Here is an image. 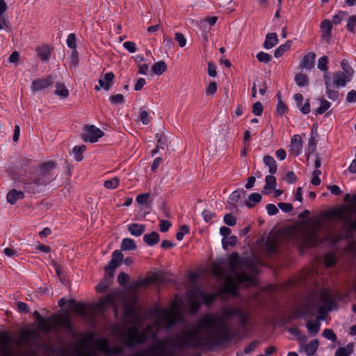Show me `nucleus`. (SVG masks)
<instances>
[{"mask_svg":"<svg viewBox=\"0 0 356 356\" xmlns=\"http://www.w3.org/2000/svg\"><path fill=\"white\" fill-rule=\"evenodd\" d=\"M229 271L217 264L211 266L212 275L218 280L224 282L225 290L232 296L237 295L240 285L250 286L256 284L255 279L243 271L244 268H250L248 259H241L237 252H232L229 258Z\"/></svg>","mask_w":356,"mask_h":356,"instance_id":"1","label":"nucleus"},{"mask_svg":"<svg viewBox=\"0 0 356 356\" xmlns=\"http://www.w3.org/2000/svg\"><path fill=\"white\" fill-rule=\"evenodd\" d=\"M33 314L38 321V328L44 332L63 330L73 338L77 336L71 318L67 314H54L48 318L42 317L38 311H35Z\"/></svg>","mask_w":356,"mask_h":356,"instance_id":"2","label":"nucleus"},{"mask_svg":"<svg viewBox=\"0 0 356 356\" xmlns=\"http://www.w3.org/2000/svg\"><path fill=\"white\" fill-rule=\"evenodd\" d=\"M123 254L120 250H115L112 253V259L107 266L104 267L106 273L105 277L97 285L96 289L98 292L106 291L113 281V277L115 269L122 263Z\"/></svg>","mask_w":356,"mask_h":356,"instance_id":"3","label":"nucleus"},{"mask_svg":"<svg viewBox=\"0 0 356 356\" xmlns=\"http://www.w3.org/2000/svg\"><path fill=\"white\" fill-rule=\"evenodd\" d=\"M22 183L25 191L35 194L43 192L44 187L50 184V180H47L37 174H30V176L23 180Z\"/></svg>","mask_w":356,"mask_h":356,"instance_id":"4","label":"nucleus"},{"mask_svg":"<svg viewBox=\"0 0 356 356\" xmlns=\"http://www.w3.org/2000/svg\"><path fill=\"white\" fill-rule=\"evenodd\" d=\"M321 228V225H318L313 227L312 229L307 231H305L301 232L300 241L302 245L305 248H312L314 247L316 245L322 243L323 241L328 239V238H325L323 240H321L319 238L318 232Z\"/></svg>","mask_w":356,"mask_h":356,"instance_id":"5","label":"nucleus"},{"mask_svg":"<svg viewBox=\"0 0 356 356\" xmlns=\"http://www.w3.org/2000/svg\"><path fill=\"white\" fill-rule=\"evenodd\" d=\"M95 343L97 349L106 356H120L124 353L122 346L120 345L111 346L106 338L97 339Z\"/></svg>","mask_w":356,"mask_h":356,"instance_id":"6","label":"nucleus"},{"mask_svg":"<svg viewBox=\"0 0 356 356\" xmlns=\"http://www.w3.org/2000/svg\"><path fill=\"white\" fill-rule=\"evenodd\" d=\"M83 131L85 133L82 134L81 138L85 142L96 143L104 135V131L95 125L86 124L83 127Z\"/></svg>","mask_w":356,"mask_h":356,"instance_id":"7","label":"nucleus"},{"mask_svg":"<svg viewBox=\"0 0 356 356\" xmlns=\"http://www.w3.org/2000/svg\"><path fill=\"white\" fill-rule=\"evenodd\" d=\"M13 338L7 331H0V356H13L10 343Z\"/></svg>","mask_w":356,"mask_h":356,"instance_id":"8","label":"nucleus"},{"mask_svg":"<svg viewBox=\"0 0 356 356\" xmlns=\"http://www.w3.org/2000/svg\"><path fill=\"white\" fill-rule=\"evenodd\" d=\"M56 167V163L54 161H48L40 164L37 169V175L44 177L47 180H50V183L54 180L51 177V171Z\"/></svg>","mask_w":356,"mask_h":356,"instance_id":"9","label":"nucleus"},{"mask_svg":"<svg viewBox=\"0 0 356 356\" xmlns=\"http://www.w3.org/2000/svg\"><path fill=\"white\" fill-rule=\"evenodd\" d=\"M158 313L159 315L165 321L168 328L174 326L178 321L177 316L173 312L163 309L159 311Z\"/></svg>","mask_w":356,"mask_h":356,"instance_id":"10","label":"nucleus"},{"mask_svg":"<svg viewBox=\"0 0 356 356\" xmlns=\"http://www.w3.org/2000/svg\"><path fill=\"white\" fill-rule=\"evenodd\" d=\"M316 54L314 52H309L303 56L300 62L298 69H306L311 70L315 65Z\"/></svg>","mask_w":356,"mask_h":356,"instance_id":"11","label":"nucleus"},{"mask_svg":"<svg viewBox=\"0 0 356 356\" xmlns=\"http://www.w3.org/2000/svg\"><path fill=\"white\" fill-rule=\"evenodd\" d=\"M53 78L49 76L44 79H39L32 82L31 90L37 92L42 89L47 88L53 83Z\"/></svg>","mask_w":356,"mask_h":356,"instance_id":"12","label":"nucleus"},{"mask_svg":"<svg viewBox=\"0 0 356 356\" xmlns=\"http://www.w3.org/2000/svg\"><path fill=\"white\" fill-rule=\"evenodd\" d=\"M188 300L192 314H195L199 310L202 304V301L198 296H197L195 290L189 291Z\"/></svg>","mask_w":356,"mask_h":356,"instance_id":"13","label":"nucleus"},{"mask_svg":"<svg viewBox=\"0 0 356 356\" xmlns=\"http://www.w3.org/2000/svg\"><path fill=\"white\" fill-rule=\"evenodd\" d=\"M302 148V140L300 135H294L291 141L289 152L294 156L300 154Z\"/></svg>","mask_w":356,"mask_h":356,"instance_id":"14","label":"nucleus"},{"mask_svg":"<svg viewBox=\"0 0 356 356\" xmlns=\"http://www.w3.org/2000/svg\"><path fill=\"white\" fill-rule=\"evenodd\" d=\"M67 303L69 309L73 312L81 316L86 315V305L84 303L77 302L74 299L69 300Z\"/></svg>","mask_w":356,"mask_h":356,"instance_id":"15","label":"nucleus"},{"mask_svg":"<svg viewBox=\"0 0 356 356\" xmlns=\"http://www.w3.org/2000/svg\"><path fill=\"white\" fill-rule=\"evenodd\" d=\"M195 290L197 296L200 298L202 302H204L207 305L212 304L218 296V293H207L199 288H196Z\"/></svg>","mask_w":356,"mask_h":356,"instance_id":"16","label":"nucleus"},{"mask_svg":"<svg viewBox=\"0 0 356 356\" xmlns=\"http://www.w3.org/2000/svg\"><path fill=\"white\" fill-rule=\"evenodd\" d=\"M114 78L115 75L113 72H107L104 75L103 78L99 79V85L105 90L108 91L113 83Z\"/></svg>","mask_w":356,"mask_h":356,"instance_id":"17","label":"nucleus"},{"mask_svg":"<svg viewBox=\"0 0 356 356\" xmlns=\"http://www.w3.org/2000/svg\"><path fill=\"white\" fill-rule=\"evenodd\" d=\"M38 56L43 61H48L50 58V55L52 51V48L48 45H42L36 48Z\"/></svg>","mask_w":356,"mask_h":356,"instance_id":"18","label":"nucleus"},{"mask_svg":"<svg viewBox=\"0 0 356 356\" xmlns=\"http://www.w3.org/2000/svg\"><path fill=\"white\" fill-rule=\"evenodd\" d=\"M24 197V192L16 189H12L7 194V201L10 204H15L18 200L23 199Z\"/></svg>","mask_w":356,"mask_h":356,"instance_id":"19","label":"nucleus"},{"mask_svg":"<svg viewBox=\"0 0 356 356\" xmlns=\"http://www.w3.org/2000/svg\"><path fill=\"white\" fill-rule=\"evenodd\" d=\"M318 346L319 341L313 339L309 343L302 346L301 348L304 350L307 355L312 356L316 352Z\"/></svg>","mask_w":356,"mask_h":356,"instance_id":"20","label":"nucleus"},{"mask_svg":"<svg viewBox=\"0 0 356 356\" xmlns=\"http://www.w3.org/2000/svg\"><path fill=\"white\" fill-rule=\"evenodd\" d=\"M80 339L78 341L79 346L86 348L93 339L94 335L91 332H81L79 334Z\"/></svg>","mask_w":356,"mask_h":356,"instance_id":"21","label":"nucleus"},{"mask_svg":"<svg viewBox=\"0 0 356 356\" xmlns=\"http://www.w3.org/2000/svg\"><path fill=\"white\" fill-rule=\"evenodd\" d=\"M159 234L156 232H152L143 236L144 242L149 246L156 245L159 241Z\"/></svg>","mask_w":356,"mask_h":356,"instance_id":"22","label":"nucleus"},{"mask_svg":"<svg viewBox=\"0 0 356 356\" xmlns=\"http://www.w3.org/2000/svg\"><path fill=\"white\" fill-rule=\"evenodd\" d=\"M278 43V38L275 33H268L266 36V40L264 43V47L269 49L273 48Z\"/></svg>","mask_w":356,"mask_h":356,"instance_id":"23","label":"nucleus"},{"mask_svg":"<svg viewBox=\"0 0 356 356\" xmlns=\"http://www.w3.org/2000/svg\"><path fill=\"white\" fill-rule=\"evenodd\" d=\"M334 84L337 87H344L348 81L347 76L343 72H337L333 74Z\"/></svg>","mask_w":356,"mask_h":356,"instance_id":"24","label":"nucleus"},{"mask_svg":"<svg viewBox=\"0 0 356 356\" xmlns=\"http://www.w3.org/2000/svg\"><path fill=\"white\" fill-rule=\"evenodd\" d=\"M354 346L353 343H349L345 347H339L335 352V356H350L354 352Z\"/></svg>","mask_w":356,"mask_h":356,"instance_id":"25","label":"nucleus"},{"mask_svg":"<svg viewBox=\"0 0 356 356\" xmlns=\"http://www.w3.org/2000/svg\"><path fill=\"white\" fill-rule=\"evenodd\" d=\"M145 230V226L138 223H131L128 226V231L135 236H141Z\"/></svg>","mask_w":356,"mask_h":356,"instance_id":"26","label":"nucleus"},{"mask_svg":"<svg viewBox=\"0 0 356 356\" xmlns=\"http://www.w3.org/2000/svg\"><path fill=\"white\" fill-rule=\"evenodd\" d=\"M8 9L7 4L4 0H0V19L4 24L6 28H8L9 21L8 17L6 15V12Z\"/></svg>","mask_w":356,"mask_h":356,"instance_id":"27","label":"nucleus"},{"mask_svg":"<svg viewBox=\"0 0 356 356\" xmlns=\"http://www.w3.org/2000/svg\"><path fill=\"white\" fill-rule=\"evenodd\" d=\"M264 163L268 167L269 172L272 175L277 172V163L273 157L266 155L264 157Z\"/></svg>","mask_w":356,"mask_h":356,"instance_id":"28","label":"nucleus"},{"mask_svg":"<svg viewBox=\"0 0 356 356\" xmlns=\"http://www.w3.org/2000/svg\"><path fill=\"white\" fill-rule=\"evenodd\" d=\"M321 28L323 30L322 37H330L332 33V24L330 20L325 19L321 24Z\"/></svg>","mask_w":356,"mask_h":356,"instance_id":"29","label":"nucleus"},{"mask_svg":"<svg viewBox=\"0 0 356 356\" xmlns=\"http://www.w3.org/2000/svg\"><path fill=\"white\" fill-rule=\"evenodd\" d=\"M266 248L267 253L269 254L276 253L278 249V243L277 239H268L266 243Z\"/></svg>","mask_w":356,"mask_h":356,"instance_id":"30","label":"nucleus"},{"mask_svg":"<svg viewBox=\"0 0 356 356\" xmlns=\"http://www.w3.org/2000/svg\"><path fill=\"white\" fill-rule=\"evenodd\" d=\"M167 70V65L164 61H159L153 65L152 71L154 74L161 75Z\"/></svg>","mask_w":356,"mask_h":356,"instance_id":"31","label":"nucleus"},{"mask_svg":"<svg viewBox=\"0 0 356 356\" xmlns=\"http://www.w3.org/2000/svg\"><path fill=\"white\" fill-rule=\"evenodd\" d=\"M121 250H134L136 249V245L134 241L129 238H124L121 243Z\"/></svg>","mask_w":356,"mask_h":356,"instance_id":"32","label":"nucleus"},{"mask_svg":"<svg viewBox=\"0 0 356 356\" xmlns=\"http://www.w3.org/2000/svg\"><path fill=\"white\" fill-rule=\"evenodd\" d=\"M86 146L85 145L74 147L72 149V153L76 161L79 162L83 159V153L86 151Z\"/></svg>","mask_w":356,"mask_h":356,"instance_id":"33","label":"nucleus"},{"mask_svg":"<svg viewBox=\"0 0 356 356\" xmlns=\"http://www.w3.org/2000/svg\"><path fill=\"white\" fill-rule=\"evenodd\" d=\"M306 325L311 336H315L318 333L321 325L318 321L314 322L313 321H309Z\"/></svg>","mask_w":356,"mask_h":356,"instance_id":"34","label":"nucleus"},{"mask_svg":"<svg viewBox=\"0 0 356 356\" xmlns=\"http://www.w3.org/2000/svg\"><path fill=\"white\" fill-rule=\"evenodd\" d=\"M296 84L299 87H304L308 85L309 79L308 76L302 73H297L294 77Z\"/></svg>","mask_w":356,"mask_h":356,"instance_id":"35","label":"nucleus"},{"mask_svg":"<svg viewBox=\"0 0 356 356\" xmlns=\"http://www.w3.org/2000/svg\"><path fill=\"white\" fill-rule=\"evenodd\" d=\"M291 45V41L288 40L286 42V43L281 44L280 47H278L274 52V56L276 58H280L282 56L284 52L288 51Z\"/></svg>","mask_w":356,"mask_h":356,"instance_id":"36","label":"nucleus"},{"mask_svg":"<svg viewBox=\"0 0 356 356\" xmlns=\"http://www.w3.org/2000/svg\"><path fill=\"white\" fill-rule=\"evenodd\" d=\"M261 195L259 193H252L248 197V201L245 202V205L249 208H252L255 203H259L261 202Z\"/></svg>","mask_w":356,"mask_h":356,"instance_id":"37","label":"nucleus"},{"mask_svg":"<svg viewBox=\"0 0 356 356\" xmlns=\"http://www.w3.org/2000/svg\"><path fill=\"white\" fill-rule=\"evenodd\" d=\"M56 89L54 91V93L60 96L62 98H66L69 96V91L65 87L64 84L57 83L56 85Z\"/></svg>","mask_w":356,"mask_h":356,"instance_id":"38","label":"nucleus"},{"mask_svg":"<svg viewBox=\"0 0 356 356\" xmlns=\"http://www.w3.org/2000/svg\"><path fill=\"white\" fill-rule=\"evenodd\" d=\"M320 102L321 106L316 110V115L323 114L330 107L331 105L330 102L323 98L320 99Z\"/></svg>","mask_w":356,"mask_h":356,"instance_id":"39","label":"nucleus"},{"mask_svg":"<svg viewBox=\"0 0 356 356\" xmlns=\"http://www.w3.org/2000/svg\"><path fill=\"white\" fill-rule=\"evenodd\" d=\"M237 317L238 318V320H239V322H238L239 326L241 328L245 327V326L248 324V314L246 313H245L241 309H240L238 312Z\"/></svg>","mask_w":356,"mask_h":356,"instance_id":"40","label":"nucleus"},{"mask_svg":"<svg viewBox=\"0 0 356 356\" xmlns=\"http://www.w3.org/2000/svg\"><path fill=\"white\" fill-rule=\"evenodd\" d=\"M266 185L264 189H275L276 185V178L271 174L267 175L265 179Z\"/></svg>","mask_w":356,"mask_h":356,"instance_id":"41","label":"nucleus"},{"mask_svg":"<svg viewBox=\"0 0 356 356\" xmlns=\"http://www.w3.org/2000/svg\"><path fill=\"white\" fill-rule=\"evenodd\" d=\"M120 184V179L118 177H115L110 180L104 181V186L108 189H115L118 187Z\"/></svg>","mask_w":356,"mask_h":356,"instance_id":"42","label":"nucleus"},{"mask_svg":"<svg viewBox=\"0 0 356 356\" xmlns=\"http://www.w3.org/2000/svg\"><path fill=\"white\" fill-rule=\"evenodd\" d=\"M327 63H328L327 56H322L318 60V65H317L318 68L324 72H327V71L328 70Z\"/></svg>","mask_w":356,"mask_h":356,"instance_id":"43","label":"nucleus"},{"mask_svg":"<svg viewBox=\"0 0 356 356\" xmlns=\"http://www.w3.org/2000/svg\"><path fill=\"white\" fill-rule=\"evenodd\" d=\"M238 241V238L235 236H229L227 240L224 238L222 241V247L227 249L228 246H234Z\"/></svg>","mask_w":356,"mask_h":356,"instance_id":"44","label":"nucleus"},{"mask_svg":"<svg viewBox=\"0 0 356 356\" xmlns=\"http://www.w3.org/2000/svg\"><path fill=\"white\" fill-rule=\"evenodd\" d=\"M322 335L325 339L330 340L332 342H335L337 339V335L332 329H325L322 333Z\"/></svg>","mask_w":356,"mask_h":356,"instance_id":"45","label":"nucleus"},{"mask_svg":"<svg viewBox=\"0 0 356 356\" xmlns=\"http://www.w3.org/2000/svg\"><path fill=\"white\" fill-rule=\"evenodd\" d=\"M289 332L298 337V339L301 341H307V337L306 335L303 334L299 328L298 327H292L289 330Z\"/></svg>","mask_w":356,"mask_h":356,"instance_id":"46","label":"nucleus"},{"mask_svg":"<svg viewBox=\"0 0 356 356\" xmlns=\"http://www.w3.org/2000/svg\"><path fill=\"white\" fill-rule=\"evenodd\" d=\"M257 58L261 63H268L271 60L272 56L266 52L260 51L257 54Z\"/></svg>","mask_w":356,"mask_h":356,"instance_id":"47","label":"nucleus"},{"mask_svg":"<svg viewBox=\"0 0 356 356\" xmlns=\"http://www.w3.org/2000/svg\"><path fill=\"white\" fill-rule=\"evenodd\" d=\"M356 26V15H351L348 17L346 24L348 31L355 33V27Z\"/></svg>","mask_w":356,"mask_h":356,"instance_id":"48","label":"nucleus"},{"mask_svg":"<svg viewBox=\"0 0 356 356\" xmlns=\"http://www.w3.org/2000/svg\"><path fill=\"white\" fill-rule=\"evenodd\" d=\"M288 111L287 106L284 103L282 99H279L277 107H276V114L279 115H282Z\"/></svg>","mask_w":356,"mask_h":356,"instance_id":"49","label":"nucleus"},{"mask_svg":"<svg viewBox=\"0 0 356 356\" xmlns=\"http://www.w3.org/2000/svg\"><path fill=\"white\" fill-rule=\"evenodd\" d=\"M324 262L326 267L330 268L334 266L336 264L337 259L333 254H330L325 257Z\"/></svg>","mask_w":356,"mask_h":356,"instance_id":"50","label":"nucleus"},{"mask_svg":"<svg viewBox=\"0 0 356 356\" xmlns=\"http://www.w3.org/2000/svg\"><path fill=\"white\" fill-rule=\"evenodd\" d=\"M129 281V277L128 274L121 272L118 276V282L121 286H125Z\"/></svg>","mask_w":356,"mask_h":356,"instance_id":"51","label":"nucleus"},{"mask_svg":"<svg viewBox=\"0 0 356 356\" xmlns=\"http://www.w3.org/2000/svg\"><path fill=\"white\" fill-rule=\"evenodd\" d=\"M240 199L241 191H236L231 194L229 198V203L233 205H236Z\"/></svg>","mask_w":356,"mask_h":356,"instance_id":"52","label":"nucleus"},{"mask_svg":"<svg viewBox=\"0 0 356 356\" xmlns=\"http://www.w3.org/2000/svg\"><path fill=\"white\" fill-rule=\"evenodd\" d=\"M110 101L113 104H121L124 102V97L122 94H117L111 96Z\"/></svg>","mask_w":356,"mask_h":356,"instance_id":"53","label":"nucleus"},{"mask_svg":"<svg viewBox=\"0 0 356 356\" xmlns=\"http://www.w3.org/2000/svg\"><path fill=\"white\" fill-rule=\"evenodd\" d=\"M79 54L78 51L74 50L72 51L70 56V67H76L79 64Z\"/></svg>","mask_w":356,"mask_h":356,"instance_id":"54","label":"nucleus"},{"mask_svg":"<svg viewBox=\"0 0 356 356\" xmlns=\"http://www.w3.org/2000/svg\"><path fill=\"white\" fill-rule=\"evenodd\" d=\"M264 107L261 102H257L252 106V113L257 116L261 115Z\"/></svg>","mask_w":356,"mask_h":356,"instance_id":"55","label":"nucleus"},{"mask_svg":"<svg viewBox=\"0 0 356 356\" xmlns=\"http://www.w3.org/2000/svg\"><path fill=\"white\" fill-rule=\"evenodd\" d=\"M175 39L179 43L180 47H184L186 44V40L181 33H176L175 34Z\"/></svg>","mask_w":356,"mask_h":356,"instance_id":"56","label":"nucleus"},{"mask_svg":"<svg viewBox=\"0 0 356 356\" xmlns=\"http://www.w3.org/2000/svg\"><path fill=\"white\" fill-rule=\"evenodd\" d=\"M224 222L229 226H234L236 223V219L231 213H227L224 216Z\"/></svg>","mask_w":356,"mask_h":356,"instance_id":"57","label":"nucleus"},{"mask_svg":"<svg viewBox=\"0 0 356 356\" xmlns=\"http://www.w3.org/2000/svg\"><path fill=\"white\" fill-rule=\"evenodd\" d=\"M172 224L170 221L166 220H161L159 221V229L162 232H166L168 231Z\"/></svg>","mask_w":356,"mask_h":356,"instance_id":"58","label":"nucleus"},{"mask_svg":"<svg viewBox=\"0 0 356 356\" xmlns=\"http://www.w3.org/2000/svg\"><path fill=\"white\" fill-rule=\"evenodd\" d=\"M259 344V341L258 340L253 341L245 348L244 353L250 354V353L253 352Z\"/></svg>","mask_w":356,"mask_h":356,"instance_id":"59","label":"nucleus"},{"mask_svg":"<svg viewBox=\"0 0 356 356\" xmlns=\"http://www.w3.org/2000/svg\"><path fill=\"white\" fill-rule=\"evenodd\" d=\"M217 91V84L215 81L211 82L206 89L207 95H213Z\"/></svg>","mask_w":356,"mask_h":356,"instance_id":"60","label":"nucleus"},{"mask_svg":"<svg viewBox=\"0 0 356 356\" xmlns=\"http://www.w3.org/2000/svg\"><path fill=\"white\" fill-rule=\"evenodd\" d=\"M22 336L29 340H33L38 339V334L33 330L24 331L22 333Z\"/></svg>","mask_w":356,"mask_h":356,"instance_id":"61","label":"nucleus"},{"mask_svg":"<svg viewBox=\"0 0 356 356\" xmlns=\"http://www.w3.org/2000/svg\"><path fill=\"white\" fill-rule=\"evenodd\" d=\"M317 144V140L315 139V138L313 136H311L309 143H308V150L309 153H314L316 151V146Z\"/></svg>","mask_w":356,"mask_h":356,"instance_id":"62","label":"nucleus"},{"mask_svg":"<svg viewBox=\"0 0 356 356\" xmlns=\"http://www.w3.org/2000/svg\"><path fill=\"white\" fill-rule=\"evenodd\" d=\"M149 193L140 194L136 197V202L139 204H145L147 203L148 198L149 197Z\"/></svg>","mask_w":356,"mask_h":356,"instance_id":"63","label":"nucleus"},{"mask_svg":"<svg viewBox=\"0 0 356 356\" xmlns=\"http://www.w3.org/2000/svg\"><path fill=\"white\" fill-rule=\"evenodd\" d=\"M278 207L284 212L289 213L293 210V206L290 203L280 202Z\"/></svg>","mask_w":356,"mask_h":356,"instance_id":"64","label":"nucleus"}]
</instances>
